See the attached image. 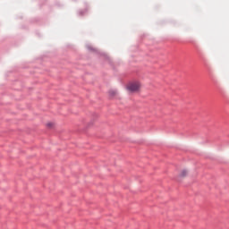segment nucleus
Returning <instances> with one entry per match:
<instances>
[{
  "label": "nucleus",
  "instance_id": "obj_2",
  "mask_svg": "<svg viewBox=\"0 0 229 229\" xmlns=\"http://www.w3.org/2000/svg\"><path fill=\"white\" fill-rule=\"evenodd\" d=\"M109 96L110 98H115V96H117V90H114V89L109 90Z\"/></svg>",
  "mask_w": 229,
  "mask_h": 229
},
{
  "label": "nucleus",
  "instance_id": "obj_1",
  "mask_svg": "<svg viewBox=\"0 0 229 229\" xmlns=\"http://www.w3.org/2000/svg\"><path fill=\"white\" fill-rule=\"evenodd\" d=\"M140 87H142L140 82L138 81H135L130 82L127 85V90L130 91V92H132V93L133 92H140Z\"/></svg>",
  "mask_w": 229,
  "mask_h": 229
},
{
  "label": "nucleus",
  "instance_id": "obj_3",
  "mask_svg": "<svg viewBox=\"0 0 229 229\" xmlns=\"http://www.w3.org/2000/svg\"><path fill=\"white\" fill-rule=\"evenodd\" d=\"M189 174V172L185 169L182 170L180 173L181 178H185V176Z\"/></svg>",
  "mask_w": 229,
  "mask_h": 229
}]
</instances>
